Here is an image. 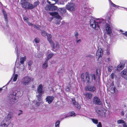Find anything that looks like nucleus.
Masks as SVG:
<instances>
[{
  "label": "nucleus",
  "instance_id": "obj_57",
  "mask_svg": "<svg viewBox=\"0 0 127 127\" xmlns=\"http://www.w3.org/2000/svg\"><path fill=\"white\" fill-rule=\"evenodd\" d=\"M36 57L37 58H39L41 57V54H39L38 55H36Z\"/></svg>",
  "mask_w": 127,
  "mask_h": 127
},
{
  "label": "nucleus",
  "instance_id": "obj_7",
  "mask_svg": "<svg viewBox=\"0 0 127 127\" xmlns=\"http://www.w3.org/2000/svg\"><path fill=\"white\" fill-rule=\"evenodd\" d=\"M75 4L72 2H68L66 5V8L68 10L72 11L74 10L75 8Z\"/></svg>",
  "mask_w": 127,
  "mask_h": 127
},
{
  "label": "nucleus",
  "instance_id": "obj_29",
  "mask_svg": "<svg viewBox=\"0 0 127 127\" xmlns=\"http://www.w3.org/2000/svg\"><path fill=\"white\" fill-rule=\"evenodd\" d=\"M110 91L112 93H113L115 92V88L114 87V86H110Z\"/></svg>",
  "mask_w": 127,
  "mask_h": 127
},
{
  "label": "nucleus",
  "instance_id": "obj_18",
  "mask_svg": "<svg viewBox=\"0 0 127 127\" xmlns=\"http://www.w3.org/2000/svg\"><path fill=\"white\" fill-rule=\"evenodd\" d=\"M43 86L41 84L37 88V92L39 94H42Z\"/></svg>",
  "mask_w": 127,
  "mask_h": 127
},
{
  "label": "nucleus",
  "instance_id": "obj_55",
  "mask_svg": "<svg viewBox=\"0 0 127 127\" xmlns=\"http://www.w3.org/2000/svg\"><path fill=\"white\" fill-rule=\"evenodd\" d=\"M125 114L124 112L123 111H122L121 112V115L122 116H123Z\"/></svg>",
  "mask_w": 127,
  "mask_h": 127
},
{
  "label": "nucleus",
  "instance_id": "obj_19",
  "mask_svg": "<svg viewBox=\"0 0 127 127\" xmlns=\"http://www.w3.org/2000/svg\"><path fill=\"white\" fill-rule=\"evenodd\" d=\"M46 36H47V39L50 44H52V42L53 41L52 40L51 38V35L50 34H47Z\"/></svg>",
  "mask_w": 127,
  "mask_h": 127
},
{
  "label": "nucleus",
  "instance_id": "obj_46",
  "mask_svg": "<svg viewBox=\"0 0 127 127\" xmlns=\"http://www.w3.org/2000/svg\"><path fill=\"white\" fill-rule=\"evenodd\" d=\"M85 77V74L84 73H83L81 75V78L82 79V81L84 82L85 81L84 78Z\"/></svg>",
  "mask_w": 127,
  "mask_h": 127
},
{
  "label": "nucleus",
  "instance_id": "obj_58",
  "mask_svg": "<svg viewBox=\"0 0 127 127\" xmlns=\"http://www.w3.org/2000/svg\"><path fill=\"white\" fill-rule=\"evenodd\" d=\"M75 36H78V34L77 32H75Z\"/></svg>",
  "mask_w": 127,
  "mask_h": 127
},
{
  "label": "nucleus",
  "instance_id": "obj_33",
  "mask_svg": "<svg viewBox=\"0 0 127 127\" xmlns=\"http://www.w3.org/2000/svg\"><path fill=\"white\" fill-rule=\"evenodd\" d=\"M54 55L53 53H51L49 54L47 56V59L46 60H47V61L51 58Z\"/></svg>",
  "mask_w": 127,
  "mask_h": 127
},
{
  "label": "nucleus",
  "instance_id": "obj_59",
  "mask_svg": "<svg viewBox=\"0 0 127 127\" xmlns=\"http://www.w3.org/2000/svg\"><path fill=\"white\" fill-rule=\"evenodd\" d=\"M15 67H14V70H13V75H14V74H15Z\"/></svg>",
  "mask_w": 127,
  "mask_h": 127
},
{
  "label": "nucleus",
  "instance_id": "obj_15",
  "mask_svg": "<svg viewBox=\"0 0 127 127\" xmlns=\"http://www.w3.org/2000/svg\"><path fill=\"white\" fill-rule=\"evenodd\" d=\"M71 100L72 102L73 105L78 109H80V106L78 104V103L74 99V98H72Z\"/></svg>",
  "mask_w": 127,
  "mask_h": 127
},
{
  "label": "nucleus",
  "instance_id": "obj_16",
  "mask_svg": "<svg viewBox=\"0 0 127 127\" xmlns=\"http://www.w3.org/2000/svg\"><path fill=\"white\" fill-rule=\"evenodd\" d=\"M85 89L86 91L94 92L95 90V88L93 86H88L86 87Z\"/></svg>",
  "mask_w": 127,
  "mask_h": 127
},
{
  "label": "nucleus",
  "instance_id": "obj_12",
  "mask_svg": "<svg viewBox=\"0 0 127 127\" xmlns=\"http://www.w3.org/2000/svg\"><path fill=\"white\" fill-rule=\"evenodd\" d=\"M93 102L94 104L101 105V102L100 101L99 99L97 96H95L93 99Z\"/></svg>",
  "mask_w": 127,
  "mask_h": 127
},
{
  "label": "nucleus",
  "instance_id": "obj_45",
  "mask_svg": "<svg viewBox=\"0 0 127 127\" xmlns=\"http://www.w3.org/2000/svg\"><path fill=\"white\" fill-rule=\"evenodd\" d=\"M34 41L36 43H38L40 41L39 39L38 38H36L34 39Z\"/></svg>",
  "mask_w": 127,
  "mask_h": 127
},
{
  "label": "nucleus",
  "instance_id": "obj_6",
  "mask_svg": "<svg viewBox=\"0 0 127 127\" xmlns=\"http://www.w3.org/2000/svg\"><path fill=\"white\" fill-rule=\"evenodd\" d=\"M102 26L105 27L106 32L108 35H110L112 33V26L111 24L106 23V21L102 23Z\"/></svg>",
  "mask_w": 127,
  "mask_h": 127
},
{
  "label": "nucleus",
  "instance_id": "obj_52",
  "mask_svg": "<svg viewBox=\"0 0 127 127\" xmlns=\"http://www.w3.org/2000/svg\"><path fill=\"white\" fill-rule=\"evenodd\" d=\"M24 66L23 65H22V68H20V69L21 71H23L24 70Z\"/></svg>",
  "mask_w": 127,
  "mask_h": 127
},
{
  "label": "nucleus",
  "instance_id": "obj_5",
  "mask_svg": "<svg viewBox=\"0 0 127 127\" xmlns=\"http://www.w3.org/2000/svg\"><path fill=\"white\" fill-rule=\"evenodd\" d=\"M50 14L52 16H54L56 19L55 20V23L57 25H59L60 24V20L62 19V18L60 16L58 15L57 12H51L50 13Z\"/></svg>",
  "mask_w": 127,
  "mask_h": 127
},
{
  "label": "nucleus",
  "instance_id": "obj_64",
  "mask_svg": "<svg viewBox=\"0 0 127 127\" xmlns=\"http://www.w3.org/2000/svg\"><path fill=\"white\" fill-rule=\"evenodd\" d=\"M75 37L76 39V40H77L78 39V36H75Z\"/></svg>",
  "mask_w": 127,
  "mask_h": 127
},
{
  "label": "nucleus",
  "instance_id": "obj_13",
  "mask_svg": "<svg viewBox=\"0 0 127 127\" xmlns=\"http://www.w3.org/2000/svg\"><path fill=\"white\" fill-rule=\"evenodd\" d=\"M9 124V122L6 120H3L0 123V127H6Z\"/></svg>",
  "mask_w": 127,
  "mask_h": 127
},
{
  "label": "nucleus",
  "instance_id": "obj_41",
  "mask_svg": "<svg viewBox=\"0 0 127 127\" xmlns=\"http://www.w3.org/2000/svg\"><path fill=\"white\" fill-rule=\"evenodd\" d=\"M42 95V94H39V95H37V98L38 101H41V96Z\"/></svg>",
  "mask_w": 127,
  "mask_h": 127
},
{
  "label": "nucleus",
  "instance_id": "obj_48",
  "mask_svg": "<svg viewBox=\"0 0 127 127\" xmlns=\"http://www.w3.org/2000/svg\"><path fill=\"white\" fill-rule=\"evenodd\" d=\"M23 19L25 21V22H28V21L29 20V18H28L27 17H24L23 18Z\"/></svg>",
  "mask_w": 127,
  "mask_h": 127
},
{
  "label": "nucleus",
  "instance_id": "obj_60",
  "mask_svg": "<svg viewBox=\"0 0 127 127\" xmlns=\"http://www.w3.org/2000/svg\"><path fill=\"white\" fill-rule=\"evenodd\" d=\"M33 27L34 28H36L37 29H38V28H39L38 27H37L35 25H33Z\"/></svg>",
  "mask_w": 127,
  "mask_h": 127
},
{
  "label": "nucleus",
  "instance_id": "obj_36",
  "mask_svg": "<svg viewBox=\"0 0 127 127\" xmlns=\"http://www.w3.org/2000/svg\"><path fill=\"white\" fill-rule=\"evenodd\" d=\"M3 12L5 20L7 22V15L6 14L5 12H4V11H3Z\"/></svg>",
  "mask_w": 127,
  "mask_h": 127
},
{
  "label": "nucleus",
  "instance_id": "obj_40",
  "mask_svg": "<svg viewBox=\"0 0 127 127\" xmlns=\"http://www.w3.org/2000/svg\"><path fill=\"white\" fill-rule=\"evenodd\" d=\"M41 34L42 36H46L47 34V33L45 31H43L41 32Z\"/></svg>",
  "mask_w": 127,
  "mask_h": 127
},
{
  "label": "nucleus",
  "instance_id": "obj_22",
  "mask_svg": "<svg viewBox=\"0 0 127 127\" xmlns=\"http://www.w3.org/2000/svg\"><path fill=\"white\" fill-rule=\"evenodd\" d=\"M127 69H124L121 72V75L122 77H124L125 76H126L127 73Z\"/></svg>",
  "mask_w": 127,
  "mask_h": 127
},
{
  "label": "nucleus",
  "instance_id": "obj_44",
  "mask_svg": "<svg viewBox=\"0 0 127 127\" xmlns=\"http://www.w3.org/2000/svg\"><path fill=\"white\" fill-rule=\"evenodd\" d=\"M15 51H16V54H17V57H19L20 52L18 50V49L17 48H15Z\"/></svg>",
  "mask_w": 127,
  "mask_h": 127
},
{
  "label": "nucleus",
  "instance_id": "obj_20",
  "mask_svg": "<svg viewBox=\"0 0 127 127\" xmlns=\"http://www.w3.org/2000/svg\"><path fill=\"white\" fill-rule=\"evenodd\" d=\"M109 1V4L112 6L113 7H114L116 9L117 8H119V7H120L119 6L116 5L115 4H114V3H113L112 1L110 0H108Z\"/></svg>",
  "mask_w": 127,
  "mask_h": 127
},
{
  "label": "nucleus",
  "instance_id": "obj_26",
  "mask_svg": "<svg viewBox=\"0 0 127 127\" xmlns=\"http://www.w3.org/2000/svg\"><path fill=\"white\" fill-rule=\"evenodd\" d=\"M48 61L47 60H46L45 62L43 64L42 66L43 69H46L47 67Z\"/></svg>",
  "mask_w": 127,
  "mask_h": 127
},
{
  "label": "nucleus",
  "instance_id": "obj_2",
  "mask_svg": "<svg viewBox=\"0 0 127 127\" xmlns=\"http://www.w3.org/2000/svg\"><path fill=\"white\" fill-rule=\"evenodd\" d=\"M105 22V20L102 19H98L95 20L94 18H92L90 20V24L91 26L94 29L98 30L99 29V26H102V23Z\"/></svg>",
  "mask_w": 127,
  "mask_h": 127
},
{
  "label": "nucleus",
  "instance_id": "obj_61",
  "mask_svg": "<svg viewBox=\"0 0 127 127\" xmlns=\"http://www.w3.org/2000/svg\"><path fill=\"white\" fill-rule=\"evenodd\" d=\"M106 60H107L108 61H111V59L109 58H108L107 59H106Z\"/></svg>",
  "mask_w": 127,
  "mask_h": 127
},
{
  "label": "nucleus",
  "instance_id": "obj_63",
  "mask_svg": "<svg viewBox=\"0 0 127 127\" xmlns=\"http://www.w3.org/2000/svg\"><path fill=\"white\" fill-rule=\"evenodd\" d=\"M124 78L126 80H127V75H126V76H125V77H124Z\"/></svg>",
  "mask_w": 127,
  "mask_h": 127
},
{
  "label": "nucleus",
  "instance_id": "obj_56",
  "mask_svg": "<svg viewBox=\"0 0 127 127\" xmlns=\"http://www.w3.org/2000/svg\"><path fill=\"white\" fill-rule=\"evenodd\" d=\"M81 40L80 39H78V40H76V42L77 43H79L81 42Z\"/></svg>",
  "mask_w": 127,
  "mask_h": 127
},
{
  "label": "nucleus",
  "instance_id": "obj_42",
  "mask_svg": "<svg viewBox=\"0 0 127 127\" xmlns=\"http://www.w3.org/2000/svg\"><path fill=\"white\" fill-rule=\"evenodd\" d=\"M60 123V121L59 120H58L55 123V127H59Z\"/></svg>",
  "mask_w": 127,
  "mask_h": 127
},
{
  "label": "nucleus",
  "instance_id": "obj_14",
  "mask_svg": "<svg viewBox=\"0 0 127 127\" xmlns=\"http://www.w3.org/2000/svg\"><path fill=\"white\" fill-rule=\"evenodd\" d=\"M103 54V51L102 49L98 48L97 51L96 53V55L98 57V60H99V58L101 57Z\"/></svg>",
  "mask_w": 127,
  "mask_h": 127
},
{
  "label": "nucleus",
  "instance_id": "obj_10",
  "mask_svg": "<svg viewBox=\"0 0 127 127\" xmlns=\"http://www.w3.org/2000/svg\"><path fill=\"white\" fill-rule=\"evenodd\" d=\"M54 97L52 96H48L46 97L45 100L46 102L49 104H50L53 101Z\"/></svg>",
  "mask_w": 127,
  "mask_h": 127
},
{
  "label": "nucleus",
  "instance_id": "obj_30",
  "mask_svg": "<svg viewBox=\"0 0 127 127\" xmlns=\"http://www.w3.org/2000/svg\"><path fill=\"white\" fill-rule=\"evenodd\" d=\"M26 57H22L20 58V63L22 64H24V62L26 60Z\"/></svg>",
  "mask_w": 127,
  "mask_h": 127
},
{
  "label": "nucleus",
  "instance_id": "obj_9",
  "mask_svg": "<svg viewBox=\"0 0 127 127\" xmlns=\"http://www.w3.org/2000/svg\"><path fill=\"white\" fill-rule=\"evenodd\" d=\"M52 44H50L51 46L53 47V50L55 51L56 50L58 49L59 47L60 46L58 42H54L53 41L52 42Z\"/></svg>",
  "mask_w": 127,
  "mask_h": 127
},
{
  "label": "nucleus",
  "instance_id": "obj_21",
  "mask_svg": "<svg viewBox=\"0 0 127 127\" xmlns=\"http://www.w3.org/2000/svg\"><path fill=\"white\" fill-rule=\"evenodd\" d=\"M85 97L88 99L91 98L92 96V95L91 93H86L85 95Z\"/></svg>",
  "mask_w": 127,
  "mask_h": 127
},
{
  "label": "nucleus",
  "instance_id": "obj_51",
  "mask_svg": "<svg viewBox=\"0 0 127 127\" xmlns=\"http://www.w3.org/2000/svg\"><path fill=\"white\" fill-rule=\"evenodd\" d=\"M87 8H86V7H84L83 8H82V10H84L85 11H87Z\"/></svg>",
  "mask_w": 127,
  "mask_h": 127
},
{
  "label": "nucleus",
  "instance_id": "obj_27",
  "mask_svg": "<svg viewBox=\"0 0 127 127\" xmlns=\"http://www.w3.org/2000/svg\"><path fill=\"white\" fill-rule=\"evenodd\" d=\"M71 89V86L69 84L68 86H66L65 88V90L67 92H69L70 91Z\"/></svg>",
  "mask_w": 127,
  "mask_h": 127
},
{
  "label": "nucleus",
  "instance_id": "obj_37",
  "mask_svg": "<svg viewBox=\"0 0 127 127\" xmlns=\"http://www.w3.org/2000/svg\"><path fill=\"white\" fill-rule=\"evenodd\" d=\"M117 122L118 124H123L125 123V121L122 119H120L117 121Z\"/></svg>",
  "mask_w": 127,
  "mask_h": 127
},
{
  "label": "nucleus",
  "instance_id": "obj_17",
  "mask_svg": "<svg viewBox=\"0 0 127 127\" xmlns=\"http://www.w3.org/2000/svg\"><path fill=\"white\" fill-rule=\"evenodd\" d=\"M86 76V82L88 84L90 83V78L89 75V73L88 72H86L85 73Z\"/></svg>",
  "mask_w": 127,
  "mask_h": 127
},
{
  "label": "nucleus",
  "instance_id": "obj_31",
  "mask_svg": "<svg viewBox=\"0 0 127 127\" xmlns=\"http://www.w3.org/2000/svg\"><path fill=\"white\" fill-rule=\"evenodd\" d=\"M90 75L91 78V80H95V75L94 74L91 73L90 74Z\"/></svg>",
  "mask_w": 127,
  "mask_h": 127
},
{
  "label": "nucleus",
  "instance_id": "obj_25",
  "mask_svg": "<svg viewBox=\"0 0 127 127\" xmlns=\"http://www.w3.org/2000/svg\"><path fill=\"white\" fill-rule=\"evenodd\" d=\"M116 75L114 73H112L110 76V78L111 79V80H113L115 78L116 79Z\"/></svg>",
  "mask_w": 127,
  "mask_h": 127
},
{
  "label": "nucleus",
  "instance_id": "obj_54",
  "mask_svg": "<svg viewBox=\"0 0 127 127\" xmlns=\"http://www.w3.org/2000/svg\"><path fill=\"white\" fill-rule=\"evenodd\" d=\"M27 22V23L28 25L29 26H31L32 25V24L31 23L29 22L28 21V22Z\"/></svg>",
  "mask_w": 127,
  "mask_h": 127
},
{
  "label": "nucleus",
  "instance_id": "obj_28",
  "mask_svg": "<svg viewBox=\"0 0 127 127\" xmlns=\"http://www.w3.org/2000/svg\"><path fill=\"white\" fill-rule=\"evenodd\" d=\"M76 114L73 111L71 112L70 113V114L68 116H66L65 118H66L68 116L74 117L75 116Z\"/></svg>",
  "mask_w": 127,
  "mask_h": 127
},
{
  "label": "nucleus",
  "instance_id": "obj_43",
  "mask_svg": "<svg viewBox=\"0 0 127 127\" xmlns=\"http://www.w3.org/2000/svg\"><path fill=\"white\" fill-rule=\"evenodd\" d=\"M18 77V75L17 74H15V75L13 79V81L14 82L16 81Z\"/></svg>",
  "mask_w": 127,
  "mask_h": 127
},
{
  "label": "nucleus",
  "instance_id": "obj_53",
  "mask_svg": "<svg viewBox=\"0 0 127 127\" xmlns=\"http://www.w3.org/2000/svg\"><path fill=\"white\" fill-rule=\"evenodd\" d=\"M123 127H127V125L125 122L123 124Z\"/></svg>",
  "mask_w": 127,
  "mask_h": 127
},
{
  "label": "nucleus",
  "instance_id": "obj_23",
  "mask_svg": "<svg viewBox=\"0 0 127 127\" xmlns=\"http://www.w3.org/2000/svg\"><path fill=\"white\" fill-rule=\"evenodd\" d=\"M124 67V66L123 65L120 64L116 68L117 70L119 71H120L123 69Z\"/></svg>",
  "mask_w": 127,
  "mask_h": 127
},
{
  "label": "nucleus",
  "instance_id": "obj_49",
  "mask_svg": "<svg viewBox=\"0 0 127 127\" xmlns=\"http://www.w3.org/2000/svg\"><path fill=\"white\" fill-rule=\"evenodd\" d=\"M32 62L31 61H29L28 63V64L29 66H30L32 64Z\"/></svg>",
  "mask_w": 127,
  "mask_h": 127
},
{
  "label": "nucleus",
  "instance_id": "obj_8",
  "mask_svg": "<svg viewBox=\"0 0 127 127\" xmlns=\"http://www.w3.org/2000/svg\"><path fill=\"white\" fill-rule=\"evenodd\" d=\"M45 9L47 11H53L57 9V6L53 5H47L45 7Z\"/></svg>",
  "mask_w": 127,
  "mask_h": 127
},
{
  "label": "nucleus",
  "instance_id": "obj_3",
  "mask_svg": "<svg viewBox=\"0 0 127 127\" xmlns=\"http://www.w3.org/2000/svg\"><path fill=\"white\" fill-rule=\"evenodd\" d=\"M21 4L22 7L25 9H32L34 8L33 5L28 2V0H21Z\"/></svg>",
  "mask_w": 127,
  "mask_h": 127
},
{
  "label": "nucleus",
  "instance_id": "obj_38",
  "mask_svg": "<svg viewBox=\"0 0 127 127\" xmlns=\"http://www.w3.org/2000/svg\"><path fill=\"white\" fill-rule=\"evenodd\" d=\"M91 119L92 120V121L95 124H97L98 123V121L97 120L92 118H91Z\"/></svg>",
  "mask_w": 127,
  "mask_h": 127
},
{
  "label": "nucleus",
  "instance_id": "obj_35",
  "mask_svg": "<svg viewBox=\"0 0 127 127\" xmlns=\"http://www.w3.org/2000/svg\"><path fill=\"white\" fill-rule=\"evenodd\" d=\"M96 71V75L97 76H98V78H99V77L100 74V70L99 69H97Z\"/></svg>",
  "mask_w": 127,
  "mask_h": 127
},
{
  "label": "nucleus",
  "instance_id": "obj_47",
  "mask_svg": "<svg viewBox=\"0 0 127 127\" xmlns=\"http://www.w3.org/2000/svg\"><path fill=\"white\" fill-rule=\"evenodd\" d=\"M39 3V2L38 1H37L36 2H35L34 3V5H33L34 6V8L35 6H37V5H38Z\"/></svg>",
  "mask_w": 127,
  "mask_h": 127
},
{
  "label": "nucleus",
  "instance_id": "obj_1",
  "mask_svg": "<svg viewBox=\"0 0 127 127\" xmlns=\"http://www.w3.org/2000/svg\"><path fill=\"white\" fill-rule=\"evenodd\" d=\"M23 92L19 89H17L12 91L9 94V99L12 104L17 101V99L22 96Z\"/></svg>",
  "mask_w": 127,
  "mask_h": 127
},
{
  "label": "nucleus",
  "instance_id": "obj_4",
  "mask_svg": "<svg viewBox=\"0 0 127 127\" xmlns=\"http://www.w3.org/2000/svg\"><path fill=\"white\" fill-rule=\"evenodd\" d=\"M31 81V78L28 76H26L23 77L20 83L22 85L27 87L30 84Z\"/></svg>",
  "mask_w": 127,
  "mask_h": 127
},
{
  "label": "nucleus",
  "instance_id": "obj_24",
  "mask_svg": "<svg viewBox=\"0 0 127 127\" xmlns=\"http://www.w3.org/2000/svg\"><path fill=\"white\" fill-rule=\"evenodd\" d=\"M58 10L61 13H65L66 11V9L64 8H60Z\"/></svg>",
  "mask_w": 127,
  "mask_h": 127
},
{
  "label": "nucleus",
  "instance_id": "obj_32",
  "mask_svg": "<svg viewBox=\"0 0 127 127\" xmlns=\"http://www.w3.org/2000/svg\"><path fill=\"white\" fill-rule=\"evenodd\" d=\"M42 101H36L35 100H34L33 101V103L34 104L36 103V104L37 106H39L40 103H42Z\"/></svg>",
  "mask_w": 127,
  "mask_h": 127
},
{
  "label": "nucleus",
  "instance_id": "obj_50",
  "mask_svg": "<svg viewBox=\"0 0 127 127\" xmlns=\"http://www.w3.org/2000/svg\"><path fill=\"white\" fill-rule=\"evenodd\" d=\"M97 127H102V125L101 122H99L98 123V124L97 125Z\"/></svg>",
  "mask_w": 127,
  "mask_h": 127
},
{
  "label": "nucleus",
  "instance_id": "obj_34",
  "mask_svg": "<svg viewBox=\"0 0 127 127\" xmlns=\"http://www.w3.org/2000/svg\"><path fill=\"white\" fill-rule=\"evenodd\" d=\"M11 115H10L9 114H8L7 116V120L6 119L5 120H6V121H8L9 122V124L10 123V122L9 121V120L11 118Z\"/></svg>",
  "mask_w": 127,
  "mask_h": 127
},
{
  "label": "nucleus",
  "instance_id": "obj_62",
  "mask_svg": "<svg viewBox=\"0 0 127 127\" xmlns=\"http://www.w3.org/2000/svg\"><path fill=\"white\" fill-rule=\"evenodd\" d=\"M20 111H21V112L18 113V115L19 116L22 113V111L21 110H20Z\"/></svg>",
  "mask_w": 127,
  "mask_h": 127
},
{
  "label": "nucleus",
  "instance_id": "obj_39",
  "mask_svg": "<svg viewBox=\"0 0 127 127\" xmlns=\"http://www.w3.org/2000/svg\"><path fill=\"white\" fill-rule=\"evenodd\" d=\"M113 69V67L112 66L109 65L108 68V72H111Z\"/></svg>",
  "mask_w": 127,
  "mask_h": 127
},
{
  "label": "nucleus",
  "instance_id": "obj_11",
  "mask_svg": "<svg viewBox=\"0 0 127 127\" xmlns=\"http://www.w3.org/2000/svg\"><path fill=\"white\" fill-rule=\"evenodd\" d=\"M96 112L99 115L102 117H105V112L102 111H101L98 109L96 108Z\"/></svg>",
  "mask_w": 127,
  "mask_h": 127
}]
</instances>
